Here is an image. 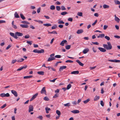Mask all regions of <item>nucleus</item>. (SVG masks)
I'll return each mask as SVG.
<instances>
[{
	"instance_id": "nucleus-1",
	"label": "nucleus",
	"mask_w": 120,
	"mask_h": 120,
	"mask_svg": "<svg viewBox=\"0 0 120 120\" xmlns=\"http://www.w3.org/2000/svg\"><path fill=\"white\" fill-rule=\"evenodd\" d=\"M10 34L14 38L17 39L18 38V37H18L22 36L23 35V34L20 32H17L15 33V34L13 33L10 32Z\"/></svg>"
},
{
	"instance_id": "nucleus-2",
	"label": "nucleus",
	"mask_w": 120,
	"mask_h": 120,
	"mask_svg": "<svg viewBox=\"0 0 120 120\" xmlns=\"http://www.w3.org/2000/svg\"><path fill=\"white\" fill-rule=\"evenodd\" d=\"M108 45L105 44L103 45V46L107 50H110L112 48V46L110 42H107Z\"/></svg>"
},
{
	"instance_id": "nucleus-3",
	"label": "nucleus",
	"mask_w": 120,
	"mask_h": 120,
	"mask_svg": "<svg viewBox=\"0 0 120 120\" xmlns=\"http://www.w3.org/2000/svg\"><path fill=\"white\" fill-rule=\"evenodd\" d=\"M33 52L35 53H43L44 52V50L43 49H41L40 50H38L37 49L34 50Z\"/></svg>"
},
{
	"instance_id": "nucleus-4",
	"label": "nucleus",
	"mask_w": 120,
	"mask_h": 120,
	"mask_svg": "<svg viewBox=\"0 0 120 120\" xmlns=\"http://www.w3.org/2000/svg\"><path fill=\"white\" fill-rule=\"evenodd\" d=\"M45 87L42 88L40 92L41 94H46V91L45 89Z\"/></svg>"
},
{
	"instance_id": "nucleus-5",
	"label": "nucleus",
	"mask_w": 120,
	"mask_h": 120,
	"mask_svg": "<svg viewBox=\"0 0 120 120\" xmlns=\"http://www.w3.org/2000/svg\"><path fill=\"white\" fill-rule=\"evenodd\" d=\"M33 106L31 105H30L29 107V112H30L33 111Z\"/></svg>"
},
{
	"instance_id": "nucleus-6",
	"label": "nucleus",
	"mask_w": 120,
	"mask_h": 120,
	"mask_svg": "<svg viewBox=\"0 0 120 120\" xmlns=\"http://www.w3.org/2000/svg\"><path fill=\"white\" fill-rule=\"evenodd\" d=\"M11 92L12 94L15 97H17L18 96V94L17 92L15 90H11Z\"/></svg>"
},
{
	"instance_id": "nucleus-7",
	"label": "nucleus",
	"mask_w": 120,
	"mask_h": 120,
	"mask_svg": "<svg viewBox=\"0 0 120 120\" xmlns=\"http://www.w3.org/2000/svg\"><path fill=\"white\" fill-rule=\"evenodd\" d=\"M38 93H37L34 95L31 98L30 100V101H31L34 100L35 98L36 97L38 96Z\"/></svg>"
},
{
	"instance_id": "nucleus-8",
	"label": "nucleus",
	"mask_w": 120,
	"mask_h": 120,
	"mask_svg": "<svg viewBox=\"0 0 120 120\" xmlns=\"http://www.w3.org/2000/svg\"><path fill=\"white\" fill-rule=\"evenodd\" d=\"M98 49L100 51L102 52H105L106 51L105 49L99 47L98 48Z\"/></svg>"
},
{
	"instance_id": "nucleus-9",
	"label": "nucleus",
	"mask_w": 120,
	"mask_h": 120,
	"mask_svg": "<svg viewBox=\"0 0 120 120\" xmlns=\"http://www.w3.org/2000/svg\"><path fill=\"white\" fill-rule=\"evenodd\" d=\"M67 42V41L66 40H64L62 41L60 43V45L62 46H63L64 45V44Z\"/></svg>"
},
{
	"instance_id": "nucleus-10",
	"label": "nucleus",
	"mask_w": 120,
	"mask_h": 120,
	"mask_svg": "<svg viewBox=\"0 0 120 120\" xmlns=\"http://www.w3.org/2000/svg\"><path fill=\"white\" fill-rule=\"evenodd\" d=\"M71 112L74 113H79V111L77 110H73L71 111Z\"/></svg>"
},
{
	"instance_id": "nucleus-11",
	"label": "nucleus",
	"mask_w": 120,
	"mask_h": 120,
	"mask_svg": "<svg viewBox=\"0 0 120 120\" xmlns=\"http://www.w3.org/2000/svg\"><path fill=\"white\" fill-rule=\"evenodd\" d=\"M83 32V30L82 29L78 30L77 31L76 33L77 34H79L82 33Z\"/></svg>"
},
{
	"instance_id": "nucleus-12",
	"label": "nucleus",
	"mask_w": 120,
	"mask_h": 120,
	"mask_svg": "<svg viewBox=\"0 0 120 120\" xmlns=\"http://www.w3.org/2000/svg\"><path fill=\"white\" fill-rule=\"evenodd\" d=\"M66 68V66H61L59 69V71H61L63 69H65Z\"/></svg>"
},
{
	"instance_id": "nucleus-13",
	"label": "nucleus",
	"mask_w": 120,
	"mask_h": 120,
	"mask_svg": "<svg viewBox=\"0 0 120 120\" xmlns=\"http://www.w3.org/2000/svg\"><path fill=\"white\" fill-rule=\"evenodd\" d=\"M89 51V49L87 48L86 49H85L82 52L84 54H85L87 53Z\"/></svg>"
},
{
	"instance_id": "nucleus-14",
	"label": "nucleus",
	"mask_w": 120,
	"mask_h": 120,
	"mask_svg": "<svg viewBox=\"0 0 120 120\" xmlns=\"http://www.w3.org/2000/svg\"><path fill=\"white\" fill-rule=\"evenodd\" d=\"M114 16L115 20L116 21L118 22H119L120 20V19L119 18L117 17L116 15H115Z\"/></svg>"
},
{
	"instance_id": "nucleus-15",
	"label": "nucleus",
	"mask_w": 120,
	"mask_h": 120,
	"mask_svg": "<svg viewBox=\"0 0 120 120\" xmlns=\"http://www.w3.org/2000/svg\"><path fill=\"white\" fill-rule=\"evenodd\" d=\"M76 61L77 62L80 66H83L84 64L80 62L79 60H76Z\"/></svg>"
},
{
	"instance_id": "nucleus-16",
	"label": "nucleus",
	"mask_w": 120,
	"mask_h": 120,
	"mask_svg": "<svg viewBox=\"0 0 120 120\" xmlns=\"http://www.w3.org/2000/svg\"><path fill=\"white\" fill-rule=\"evenodd\" d=\"M20 26L21 27L23 28H27L28 27V25L24 24H21Z\"/></svg>"
},
{
	"instance_id": "nucleus-17",
	"label": "nucleus",
	"mask_w": 120,
	"mask_h": 120,
	"mask_svg": "<svg viewBox=\"0 0 120 120\" xmlns=\"http://www.w3.org/2000/svg\"><path fill=\"white\" fill-rule=\"evenodd\" d=\"M79 73V72L78 71H75L72 72L71 73L72 74H78Z\"/></svg>"
},
{
	"instance_id": "nucleus-18",
	"label": "nucleus",
	"mask_w": 120,
	"mask_h": 120,
	"mask_svg": "<svg viewBox=\"0 0 120 120\" xmlns=\"http://www.w3.org/2000/svg\"><path fill=\"white\" fill-rule=\"evenodd\" d=\"M51 57H49L48 60V61H50L52 60V54L50 55Z\"/></svg>"
},
{
	"instance_id": "nucleus-19",
	"label": "nucleus",
	"mask_w": 120,
	"mask_h": 120,
	"mask_svg": "<svg viewBox=\"0 0 120 120\" xmlns=\"http://www.w3.org/2000/svg\"><path fill=\"white\" fill-rule=\"evenodd\" d=\"M24 60V59L22 58L18 59L17 60V61L19 63L22 62Z\"/></svg>"
},
{
	"instance_id": "nucleus-20",
	"label": "nucleus",
	"mask_w": 120,
	"mask_h": 120,
	"mask_svg": "<svg viewBox=\"0 0 120 120\" xmlns=\"http://www.w3.org/2000/svg\"><path fill=\"white\" fill-rule=\"evenodd\" d=\"M100 97L99 96L96 95L94 97V101H96L99 99Z\"/></svg>"
},
{
	"instance_id": "nucleus-21",
	"label": "nucleus",
	"mask_w": 120,
	"mask_h": 120,
	"mask_svg": "<svg viewBox=\"0 0 120 120\" xmlns=\"http://www.w3.org/2000/svg\"><path fill=\"white\" fill-rule=\"evenodd\" d=\"M114 1L116 4H120V2L119 1L117 0H114Z\"/></svg>"
},
{
	"instance_id": "nucleus-22",
	"label": "nucleus",
	"mask_w": 120,
	"mask_h": 120,
	"mask_svg": "<svg viewBox=\"0 0 120 120\" xmlns=\"http://www.w3.org/2000/svg\"><path fill=\"white\" fill-rule=\"evenodd\" d=\"M103 7L104 9L108 8L109 7V5L104 4L103 5Z\"/></svg>"
},
{
	"instance_id": "nucleus-23",
	"label": "nucleus",
	"mask_w": 120,
	"mask_h": 120,
	"mask_svg": "<svg viewBox=\"0 0 120 120\" xmlns=\"http://www.w3.org/2000/svg\"><path fill=\"white\" fill-rule=\"evenodd\" d=\"M15 17V18H19V16L17 12H15L14 14Z\"/></svg>"
},
{
	"instance_id": "nucleus-24",
	"label": "nucleus",
	"mask_w": 120,
	"mask_h": 120,
	"mask_svg": "<svg viewBox=\"0 0 120 120\" xmlns=\"http://www.w3.org/2000/svg\"><path fill=\"white\" fill-rule=\"evenodd\" d=\"M33 77L32 75H29L28 76H24L23 78L24 79H29L32 78Z\"/></svg>"
},
{
	"instance_id": "nucleus-25",
	"label": "nucleus",
	"mask_w": 120,
	"mask_h": 120,
	"mask_svg": "<svg viewBox=\"0 0 120 120\" xmlns=\"http://www.w3.org/2000/svg\"><path fill=\"white\" fill-rule=\"evenodd\" d=\"M58 23L59 24H63L64 23L63 21L60 20V19L59 20Z\"/></svg>"
},
{
	"instance_id": "nucleus-26",
	"label": "nucleus",
	"mask_w": 120,
	"mask_h": 120,
	"mask_svg": "<svg viewBox=\"0 0 120 120\" xmlns=\"http://www.w3.org/2000/svg\"><path fill=\"white\" fill-rule=\"evenodd\" d=\"M45 109L46 110V112L47 113H49V111L50 110V109L49 108L47 107L45 108Z\"/></svg>"
},
{
	"instance_id": "nucleus-27",
	"label": "nucleus",
	"mask_w": 120,
	"mask_h": 120,
	"mask_svg": "<svg viewBox=\"0 0 120 120\" xmlns=\"http://www.w3.org/2000/svg\"><path fill=\"white\" fill-rule=\"evenodd\" d=\"M37 73L40 75H43L44 74V72L43 71H38Z\"/></svg>"
},
{
	"instance_id": "nucleus-28",
	"label": "nucleus",
	"mask_w": 120,
	"mask_h": 120,
	"mask_svg": "<svg viewBox=\"0 0 120 120\" xmlns=\"http://www.w3.org/2000/svg\"><path fill=\"white\" fill-rule=\"evenodd\" d=\"M64 106L65 107H69L70 106V104L69 103H68L67 104H65L64 105Z\"/></svg>"
},
{
	"instance_id": "nucleus-29",
	"label": "nucleus",
	"mask_w": 120,
	"mask_h": 120,
	"mask_svg": "<svg viewBox=\"0 0 120 120\" xmlns=\"http://www.w3.org/2000/svg\"><path fill=\"white\" fill-rule=\"evenodd\" d=\"M43 25L45 26H51V24L49 23H46L44 24Z\"/></svg>"
},
{
	"instance_id": "nucleus-30",
	"label": "nucleus",
	"mask_w": 120,
	"mask_h": 120,
	"mask_svg": "<svg viewBox=\"0 0 120 120\" xmlns=\"http://www.w3.org/2000/svg\"><path fill=\"white\" fill-rule=\"evenodd\" d=\"M20 15L21 18L23 20H24L25 19V17L22 14H20Z\"/></svg>"
},
{
	"instance_id": "nucleus-31",
	"label": "nucleus",
	"mask_w": 120,
	"mask_h": 120,
	"mask_svg": "<svg viewBox=\"0 0 120 120\" xmlns=\"http://www.w3.org/2000/svg\"><path fill=\"white\" fill-rule=\"evenodd\" d=\"M71 47V45H67L65 46V48L67 49H69Z\"/></svg>"
},
{
	"instance_id": "nucleus-32",
	"label": "nucleus",
	"mask_w": 120,
	"mask_h": 120,
	"mask_svg": "<svg viewBox=\"0 0 120 120\" xmlns=\"http://www.w3.org/2000/svg\"><path fill=\"white\" fill-rule=\"evenodd\" d=\"M21 22L23 24H29L30 23L29 22H27L26 21H23Z\"/></svg>"
},
{
	"instance_id": "nucleus-33",
	"label": "nucleus",
	"mask_w": 120,
	"mask_h": 120,
	"mask_svg": "<svg viewBox=\"0 0 120 120\" xmlns=\"http://www.w3.org/2000/svg\"><path fill=\"white\" fill-rule=\"evenodd\" d=\"M71 84H69L68 85L67 87V90H68L69 89H70L71 87Z\"/></svg>"
},
{
	"instance_id": "nucleus-34",
	"label": "nucleus",
	"mask_w": 120,
	"mask_h": 120,
	"mask_svg": "<svg viewBox=\"0 0 120 120\" xmlns=\"http://www.w3.org/2000/svg\"><path fill=\"white\" fill-rule=\"evenodd\" d=\"M59 94L57 93H56L55 94L54 96L53 97V98H56L58 97Z\"/></svg>"
},
{
	"instance_id": "nucleus-35",
	"label": "nucleus",
	"mask_w": 120,
	"mask_h": 120,
	"mask_svg": "<svg viewBox=\"0 0 120 120\" xmlns=\"http://www.w3.org/2000/svg\"><path fill=\"white\" fill-rule=\"evenodd\" d=\"M90 100L89 99H88L86 100L83 101V102L84 103L86 104L88 102L90 101Z\"/></svg>"
},
{
	"instance_id": "nucleus-36",
	"label": "nucleus",
	"mask_w": 120,
	"mask_h": 120,
	"mask_svg": "<svg viewBox=\"0 0 120 120\" xmlns=\"http://www.w3.org/2000/svg\"><path fill=\"white\" fill-rule=\"evenodd\" d=\"M56 113L57 114V115L59 116L61 114V112H60L58 110H56Z\"/></svg>"
},
{
	"instance_id": "nucleus-37",
	"label": "nucleus",
	"mask_w": 120,
	"mask_h": 120,
	"mask_svg": "<svg viewBox=\"0 0 120 120\" xmlns=\"http://www.w3.org/2000/svg\"><path fill=\"white\" fill-rule=\"evenodd\" d=\"M68 14L67 12H63L61 13V14L62 15H64Z\"/></svg>"
},
{
	"instance_id": "nucleus-38",
	"label": "nucleus",
	"mask_w": 120,
	"mask_h": 120,
	"mask_svg": "<svg viewBox=\"0 0 120 120\" xmlns=\"http://www.w3.org/2000/svg\"><path fill=\"white\" fill-rule=\"evenodd\" d=\"M77 15L79 16H82V13L81 12H78Z\"/></svg>"
},
{
	"instance_id": "nucleus-39",
	"label": "nucleus",
	"mask_w": 120,
	"mask_h": 120,
	"mask_svg": "<svg viewBox=\"0 0 120 120\" xmlns=\"http://www.w3.org/2000/svg\"><path fill=\"white\" fill-rule=\"evenodd\" d=\"M73 62V61L70 60H68L65 61V62L66 63H72Z\"/></svg>"
},
{
	"instance_id": "nucleus-40",
	"label": "nucleus",
	"mask_w": 120,
	"mask_h": 120,
	"mask_svg": "<svg viewBox=\"0 0 120 120\" xmlns=\"http://www.w3.org/2000/svg\"><path fill=\"white\" fill-rule=\"evenodd\" d=\"M56 8L57 10L58 11H60L61 9L60 7L59 6H57L56 7Z\"/></svg>"
},
{
	"instance_id": "nucleus-41",
	"label": "nucleus",
	"mask_w": 120,
	"mask_h": 120,
	"mask_svg": "<svg viewBox=\"0 0 120 120\" xmlns=\"http://www.w3.org/2000/svg\"><path fill=\"white\" fill-rule=\"evenodd\" d=\"M105 38L108 41H109L110 40V37L107 36H105Z\"/></svg>"
},
{
	"instance_id": "nucleus-42",
	"label": "nucleus",
	"mask_w": 120,
	"mask_h": 120,
	"mask_svg": "<svg viewBox=\"0 0 120 120\" xmlns=\"http://www.w3.org/2000/svg\"><path fill=\"white\" fill-rule=\"evenodd\" d=\"M30 38V36L28 34H27L24 36V38L25 39H28Z\"/></svg>"
},
{
	"instance_id": "nucleus-43",
	"label": "nucleus",
	"mask_w": 120,
	"mask_h": 120,
	"mask_svg": "<svg viewBox=\"0 0 120 120\" xmlns=\"http://www.w3.org/2000/svg\"><path fill=\"white\" fill-rule=\"evenodd\" d=\"M55 57L56 58H60L61 57V56L60 55H56L55 56Z\"/></svg>"
},
{
	"instance_id": "nucleus-44",
	"label": "nucleus",
	"mask_w": 120,
	"mask_h": 120,
	"mask_svg": "<svg viewBox=\"0 0 120 120\" xmlns=\"http://www.w3.org/2000/svg\"><path fill=\"white\" fill-rule=\"evenodd\" d=\"M44 99L46 101H48L49 100V98L47 97H44Z\"/></svg>"
},
{
	"instance_id": "nucleus-45",
	"label": "nucleus",
	"mask_w": 120,
	"mask_h": 120,
	"mask_svg": "<svg viewBox=\"0 0 120 120\" xmlns=\"http://www.w3.org/2000/svg\"><path fill=\"white\" fill-rule=\"evenodd\" d=\"M10 96V94L8 93H7L6 94H5V97H9Z\"/></svg>"
},
{
	"instance_id": "nucleus-46",
	"label": "nucleus",
	"mask_w": 120,
	"mask_h": 120,
	"mask_svg": "<svg viewBox=\"0 0 120 120\" xmlns=\"http://www.w3.org/2000/svg\"><path fill=\"white\" fill-rule=\"evenodd\" d=\"M26 43L30 45H31L32 44V41H26Z\"/></svg>"
},
{
	"instance_id": "nucleus-47",
	"label": "nucleus",
	"mask_w": 120,
	"mask_h": 120,
	"mask_svg": "<svg viewBox=\"0 0 120 120\" xmlns=\"http://www.w3.org/2000/svg\"><path fill=\"white\" fill-rule=\"evenodd\" d=\"M0 96L2 97H5V93H3L0 94Z\"/></svg>"
},
{
	"instance_id": "nucleus-48",
	"label": "nucleus",
	"mask_w": 120,
	"mask_h": 120,
	"mask_svg": "<svg viewBox=\"0 0 120 120\" xmlns=\"http://www.w3.org/2000/svg\"><path fill=\"white\" fill-rule=\"evenodd\" d=\"M100 104L102 106H104V103L102 101H101Z\"/></svg>"
},
{
	"instance_id": "nucleus-49",
	"label": "nucleus",
	"mask_w": 120,
	"mask_h": 120,
	"mask_svg": "<svg viewBox=\"0 0 120 120\" xmlns=\"http://www.w3.org/2000/svg\"><path fill=\"white\" fill-rule=\"evenodd\" d=\"M16 61H17V60H13L11 62V63L12 64H14Z\"/></svg>"
},
{
	"instance_id": "nucleus-50",
	"label": "nucleus",
	"mask_w": 120,
	"mask_h": 120,
	"mask_svg": "<svg viewBox=\"0 0 120 120\" xmlns=\"http://www.w3.org/2000/svg\"><path fill=\"white\" fill-rule=\"evenodd\" d=\"M61 9L62 10H65L66 9L65 7L63 6H61Z\"/></svg>"
},
{
	"instance_id": "nucleus-51",
	"label": "nucleus",
	"mask_w": 120,
	"mask_h": 120,
	"mask_svg": "<svg viewBox=\"0 0 120 120\" xmlns=\"http://www.w3.org/2000/svg\"><path fill=\"white\" fill-rule=\"evenodd\" d=\"M6 104H4L1 107V108L2 109H3L5 107H6Z\"/></svg>"
},
{
	"instance_id": "nucleus-52",
	"label": "nucleus",
	"mask_w": 120,
	"mask_h": 120,
	"mask_svg": "<svg viewBox=\"0 0 120 120\" xmlns=\"http://www.w3.org/2000/svg\"><path fill=\"white\" fill-rule=\"evenodd\" d=\"M108 27V26L107 25H104V26L103 29L104 30H105Z\"/></svg>"
},
{
	"instance_id": "nucleus-53",
	"label": "nucleus",
	"mask_w": 120,
	"mask_h": 120,
	"mask_svg": "<svg viewBox=\"0 0 120 120\" xmlns=\"http://www.w3.org/2000/svg\"><path fill=\"white\" fill-rule=\"evenodd\" d=\"M100 36L101 38H102L104 37L105 36V34H100Z\"/></svg>"
},
{
	"instance_id": "nucleus-54",
	"label": "nucleus",
	"mask_w": 120,
	"mask_h": 120,
	"mask_svg": "<svg viewBox=\"0 0 120 120\" xmlns=\"http://www.w3.org/2000/svg\"><path fill=\"white\" fill-rule=\"evenodd\" d=\"M97 20H96L95 21V22L92 24V26H94V25L97 23Z\"/></svg>"
},
{
	"instance_id": "nucleus-55",
	"label": "nucleus",
	"mask_w": 120,
	"mask_h": 120,
	"mask_svg": "<svg viewBox=\"0 0 120 120\" xmlns=\"http://www.w3.org/2000/svg\"><path fill=\"white\" fill-rule=\"evenodd\" d=\"M68 20L69 21L72 22L73 20V19L71 18H68Z\"/></svg>"
},
{
	"instance_id": "nucleus-56",
	"label": "nucleus",
	"mask_w": 120,
	"mask_h": 120,
	"mask_svg": "<svg viewBox=\"0 0 120 120\" xmlns=\"http://www.w3.org/2000/svg\"><path fill=\"white\" fill-rule=\"evenodd\" d=\"M63 27V25L62 24H60L58 25V27L60 28H62Z\"/></svg>"
},
{
	"instance_id": "nucleus-57",
	"label": "nucleus",
	"mask_w": 120,
	"mask_h": 120,
	"mask_svg": "<svg viewBox=\"0 0 120 120\" xmlns=\"http://www.w3.org/2000/svg\"><path fill=\"white\" fill-rule=\"evenodd\" d=\"M27 67V66L26 65H24L22 67H21L22 68V69L24 68H26Z\"/></svg>"
},
{
	"instance_id": "nucleus-58",
	"label": "nucleus",
	"mask_w": 120,
	"mask_h": 120,
	"mask_svg": "<svg viewBox=\"0 0 120 120\" xmlns=\"http://www.w3.org/2000/svg\"><path fill=\"white\" fill-rule=\"evenodd\" d=\"M57 27V25H55L53 26V29H55Z\"/></svg>"
},
{
	"instance_id": "nucleus-59",
	"label": "nucleus",
	"mask_w": 120,
	"mask_h": 120,
	"mask_svg": "<svg viewBox=\"0 0 120 120\" xmlns=\"http://www.w3.org/2000/svg\"><path fill=\"white\" fill-rule=\"evenodd\" d=\"M114 62H120V60H114Z\"/></svg>"
},
{
	"instance_id": "nucleus-60",
	"label": "nucleus",
	"mask_w": 120,
	"mask_h": 120,
	"mask_svg": "<svg viewBox=\"0 0 120 120\" xmlns=\"http://www.w3.org/2000/svg\"><path fill=\"white\" fill-rule=\"evenodd\" d=\"M41 8H39L37 9V12L38 13H39L40 11Z\"/></svg>"
},
{
	"instance_id": "nucleus-61",
	"label": "nucleus",
	"mask_w": 120,
	"mask_h": 120,
	"mask_svg": "<svg viewBox=\"0 0 120 120\" xmlns=\"http://www.w3.org/2000/svg\"><path fill=\"white\" fill-rule=\"evenodd\" d=\"M72 103L74 105H75L76 104V102L75 101H74L72 102Z\"/></svg>"
},
{
	"instance_id": "nucleus-62",
	"label": "nucleus",
	"mask_w": 120,
	"mask_h": 120,
	"mask_svg": "<svg viewBox=\"0 0 120 120\" xmlns=\"http://www.w3.org/2000/svg\"><path fill=\"white\" fill-rule=\"evenodd\" d=\"M92 43L96 45H98L99 44V43L97 42H92Z\"/></svg>"
},
{
	"instance_id": "nucleus-63",
	"label": "nucleus",
	"mask_w": 120,
	"mask_h": 120,
	"mask_svg": "<svg viewBox=\"0 0 120 120\" xmlns=\"http://www.w3.org/2000/svg\"><path fill=\"white\" fill-rule=\"evenodd\" d=\"M6 22V21L4 20H0V23H5Z\"/></svg>"
},
{
	"instance_id": "nucleus-64",
	"label": "nucleus",
	"mask_w": 120,
	"mask_h": 120,
	"mask_svg": "<svg viewBox=\"0 0 120 120\" xmlns=\"http://www.w3.org/2000/svg\"><path fill=\"white\" fill-rule=\"evenodd\" d=\"M37 118L41 120H42L43 118V117L42 116H40L37 117Z\"/></svg>"
}]
</instances>
